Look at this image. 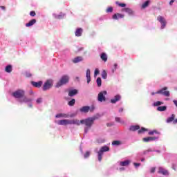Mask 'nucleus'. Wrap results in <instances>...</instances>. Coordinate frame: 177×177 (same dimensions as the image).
<instances>
[{"instance_id": "f257e3e1", "label": "nucleus", "mask_w": 177, "mask_h": 177, "mask_svg": "<svg viewBox=\"0 0 177 177\" xmlns=\"http://www.w3.org/2000/svg\"><path fill=\"white\" fill-rule=\"evenodd\" d=\"M95 120L96 117L88 118L87 119L80 120V123L84 124L88 128H91Z\"/></svg>"}, {"instance_id": "f03ea898", "label": "nucleus", "mask_w": 177, "mask_h": 177, "mask_svg": "<svg viewBox=\"0 0 177 177\" xmlns=\"http://www.w3.org/2000/svg\"><path fill=\"white\" fill-rule=\"evenodd\" d=\"M70 81V77L68 75H65L61 77L59 81L56 84V88H60L62 85H66Z\"/></svg>"}, {"instance_id": "7ed1b4c3", "label": "nucleus", "mask_w": 177, "mask_h": 177, "mask_svg": "<svg viewBox=\"0 0 177 177\" xmlns=\"http://www.w3.org/2000/svg\"><path fill=\"white\" fill-rule=\"evenodd\" d=\"M12 95L15 99H23V97L26 95V91L23 89H19L13 92Z\"/></svg>"}, {"instance_id": "20e7f679", "label": "nucleus", "mask_w": 177, "mask_h": 177, "mask_svg": "<svg viewBox=\"0 0 177 177\" xmlns=\"http://www.w3.org/2000/svg\"><path fill=\"white\" fill-rule=\"evenodd\" d=\"M168 87H163L162 89L158 91L156 94L158 95H163V96H166L167 97H169L170 93L169 91H167Z\"/></svg>"}, {"instance_id": "39448f33", "label": "nucleus", "mask_w": 177, "mask_h": 177, "mask_svg": "<svg viewBox=\"0 0 177 177\" xmlns=\"http://www.w3.org/2000/svg\"><path fill=\"white\" fill-rule=\"evenodd\" d=\"M106 95H107L106 91L100 92L97 97L98 102H106Z\"/></svg>"}, {"instance_id": "423d86ee", "label": "nucleus", "mask_w": 177, "mask_h": 177, "mask_svg": "<svg viewBox=\"0 0 177 177\" xmlns=\"http://www.w3.org/2000/svg\"><path fill=\"white\" fill-rule=\"evenodd\" d=\"M157 20L158 21L159 23H160L162 24L161 26V28L164 29L165 28V26H167V21L165 20V18H164V17L159 15L157 17Z\"/></svg>"}, {"instance_id": "0eeeda50", "label": "nucleus", "mask_w": 177, "mask_h": 177, "mask_svg": "<svg viewBox=\"0 0 177 177\" xmlns=\"http://www.w3.org/2000/svg\"><path fill=\"white\" fill-rule=\"evenodd\" d=\"M53 85V84L51 80H47L43 86V91H48V89H50Z\"/></svg>"}, {"instance_id": "6e6552de", "label": "nucleus", "mask_w": 177, "mask_h": 177, "mask_svg": "<svg viewBox=\"0 0 177 177\" xmlns=\"http://www.w3.org/2000/svg\"><path fill=\"white\" fill-rule=\"evenodd\" d=\"M124 17H125L124 14L116 13L113 15L112 19H113V20H118V19H124Z\"/></svg>"}, {"instance_id": "1a4fd4ad", "label": "nucleus", "mask_w": 177, "mask_h": 177, "mask_svg": "<svg viewBox=\"0 0 177 177\" xmlns=\"http://www.w3.org/2000/svg\"><path fill=\"white\" fill-rule=\"evenodd\" d=\"M58 125H70V120H61L57 122Z\"/></svg>"}, {"instance_id": "9d476101", "label": "nucleus", "mask_w": 177, "mask_h": 177, "mask_svg": "<svg viewBox=\"0 0 177 177\" xmlns=\"http://www.w3.org/2000/svg\"><path fill=\"white\" fill-rule=\"evenodd\" d=\"M158 174H162V175H169V172H168V170L162 168V167H159L158 168Z\"/></svg>"}, {"instance_id": "9b49d317", "label": "nucleus", "mask_w": 177, "mask_h": 177, "mask_svg": "<svg viewBox=\"0 0 177 177\" xmlns=\"http://www.w3.org/2000/svg\"><path fill=\"white\" fill-rule=\"evenodd\" d=\"M119 100H121V95H117L113 99L111 100V103L115 104L117 103V102H119Z\"/></svg>"}, {"instance_id": "f8f14e48", "label": "nucleus", "mask_w": 177, "mask_h": 177, "mask_svg": "<svg viewBox=\"0 0 177 177\" xmlns=\"http://www.w3.org/2000/svg\"><path fill=\"white\" fill-rule=\"evenodd\" d=\"M32 100L24 96L21 100H19L20 103H30Z\"/></svg>"}, {"instance_id": "ddd939ff", "label": "nucleus", "mask_w": 177, "mask_h": 177, "mask_svg": "<svg viewBox=\"0 0 177 177\" xmlns=\"http://www.w3.org/2000/svg\"><path fill=\"white\" fill-rule=\"evenodd\" d=\"M156 139H158L157 137H147L144 138L142 139L143 142H151L153 140H156Z\"/></svg>"}, {"instance_id": "4468645a", "label": "nucleus", "mask_w": 177, "mask_h": 177, "mask_svg": "<svg viewBox=\"0 0 177 177\" xmlns=\"http://www.w3.org/2000/svg\"><path fill=\"white\" fill-rule=\"evenodd\" d=\"M122 12H125L128 15H133V10L129 8H124L122 10Z\"/></svg>"}, {"instance_id": "2eb2a0df", "label": "nucleus", "mask_w": 177, "mask_h": 177, "mask_svg": "<svg viewBox=\"0 0 177 177\" xmlns=\"http://www.w3.org/2000/svg\"><path fill=\"white\" fill-rule=\"evenodd\" d=\"M35 23H37V19H31L28 23L26 24V27H31L32 26H34Z\"/></svg>"}, {"instance_id": "dca6fc26", "label": "nucleus", "mask_w": 177, "mask_h": 177, "mask_svg": "<svg viewBox=\"0 0 177 177\" xmlns=\"http://www.w3.org/2000/svg\"><path fill=\"white\" fill-rule=\"evenodd\" d=\"M82 60H84V58H82V57L79 56V57H75L73 59H72L73 63H80V62H82Z\"/></svg>"}, {"instance_id": "f3484780", "label": "nucleus", "mask_w": 177, "mask_h": 177, "mask_svg": "<svg viewBox=\"0 0 177 177\" xmlns=\"http://www.w3.org/2000/svg\"><path fill=\"white\" fill-rule=\"evenodd\" d=\"M32 85L35 86V88H41L42 86V82L39 81L38 82H32Z\"/></svg>"}, {"instance_id": "a211bd4d", "label": "nucleus", "mask_w": 177, "mask_h": 177, "mask_svg": "<svg viewBox=\"0 0 177 177\" xmlns=\"http://www.w3.org/2000/svg\"><path fill=\"white\" fill-rule=\"evenodd\" d=\"M77 93H78V90L77 89L71 90L68 92V96L72 97V96H75V95H77Z\"/></svg>"}, {"instance_id": "6ab92c4d", "label": "nucleus", "mask_w": 177, "mask_h": 177, "mask_svg": "<svg viewBox=\"0 0 177 177\" xmlns=\"http://www.w3.org/2000/svg\"><path fill=\"white\" fill-rule=\"evenodd\" d=\"M89 110H91V107L88 106H82L80 111H81V113H88V111H89Z\"/></svg>"}, {"instance_id": "aec40b11", "label": "nucleus", "mask_w": 177, "mask_h": 177, "mask_svg": "<svg viewBox=\"0 0 177 177\" xmlns=\"http://www.w3.org/2000/svg\"><path fill=\"white\" fill-rule=\"evenodd\" d=\"M74 124V125H81V122L78 120H70L69 125Z\"/></svg>"}, {"instance_id": "412c9836", "label": "nucleus", "mask_w": 177, "mask_h": 177, "mask_svg": "<svg viewBox=\"0 0 177 177\" xmlns=\"http://www.w3.org/2000/svg\"><path fill=\"white\" fill-rule=\"evenodd\" d=\"M131 164V160H124L120 162V167H128Z\"/></svg>"}, {"instance_id": "4be33fe9", "label": "nucleus", "mask_w": 177, "mask_h": 177, "mask_svg": "<svg viewBox=\"0 0 177 177\" xmlns=\"http://www.w3.org/2000/svg\"><path fill=\"white\" fill-rule=\"evenodd\" d=\"M62 117L63 118H68V117H70V115H68V114H66V113H59L55 115L56 118H60Z\"/></svg>"}, {"instance_id": "5701e85b", "label": "nucleus", "mask_w": 177, "mask_h": 177, "mask_svg": "<svg viewBox=\"0 0 177 177\" xmlns=\"http://www.w3.org/2000/svg\"><path fill=\"white\" fill-rule=\"evenodd\" d=\"M86 77L87 78V84H89L91 82V70H86Z\"/></svg>"}, {"instance_id": "b1692460", "label": "nucleus", "mask_w": 177, "mask_h": 177, "mask_svg": "<svg viewBox=\"0 0 177 177\" xmlns=\"http://www.w3.org/2000/svg\"><path fill=\"white\" fill-rule=\"evenodd\" d=\"M139 129H140V127L139 125L131 126L129 128V130L133 132H135V131H138Z\"/></svg>"}, {"instance_id": "393cba45", "label": "nucleus", "mask_w": 177, "mask_h": 177, "mask_svg": "<svg viewBox=\"0 0 177 177\" xmlns=\"http://www.w3.org/2000/svg\"><path fill=\"white\" fill-rule=\"evenodd\" d=\"M109 150H110V148H109V147L104 146V147H101V149H100V151L98 152L103 154V153H104V151H109Z\"/></svg>"}, {"instance_id": "a878e982", "label": "nucleus", "mask_w": 177, "mask_h": 177, "mask_svg": "<svg viewBox=\"0 0 177 177\" xmlns=\"http://www.w3.org/2000/svg\"><path fill=\"white\" fill-rule=\"evenodd\" d=\"M174 120H175V114H172L171 117H169L167 119L166 122H167V124H169L170 122H172V121L174 122Z\"/></svg>"}, {"instance_id": "bb28decb", "label": "nucleus", "mask_w": 177, "mask_h": 177, "mask_svg": "<svg viewBox=\"0 0 177 177\" xmlns=\"http://www.w3.org/2000/svg\"><path fill=\"white\" fill-rule=\"evenodd\" d=\"M100 57H101L102 60L103 62H104V63H106V62H107V54H106V53H102L100 55Z\"/></svg>"}, {"instance_id": "cd10ccee", "label": "nucleus", "mask_w": 177, "mask_h": 177, "mask_svg": "<svg viewBox=\"0 0 177 177\" xmlns=\"http://www.w3.org/2000/svg\"><path fill=\"white\" fill-rule=\"evenodd\" d=\"M82 35V28H77L75 31L76 37H81Z\"/></svg>"}, {"instance_id": "c85d7f7f", "label": "nucleus", "mask_w": 177, "mask_h": 177, "mask_svg": "<svg viewBox=\"0 0 177 177\" xmlns=\"http://www.w3.org/2000/svg\"><path fill=\"white\" fill-rule=\"evenodd\" d=\"M149 4H150V0L145 1V3H142V8L146 9V8H147V6H149Z\"/></svg>"}, {"instance_id": "c756f323", "label": "nucleus", "mask_w": 177, "mask_h": 177, "mask_svg": "<svg viewBox=\"0 0 177 177\" xmlns=\"http://www.w3.org/2000/svg\"><path fill=\"white\" fill-rule=\"evenodd\" d=\"M6 73H10L12 71V65H8L5 68Z\"/></svg>"}, {"instance_id": "7c9ffc66", "label": "nucleus", "mask_w": 177, "mask_h": 177, "mask_svg": "<svg viewBox=\"0 0 177 177\" xmlns=\"http://www.w3.org/2000/svg\"><path fill=\"white\" fill-rule=\"evenodd\" d=\"M158 111H165V110H167V106H158L157 108Z\"/></svg>"}, {"instance_id": "2f4dec72", "label": "nucleus", "mask_w": 177, "mask_h": 177, "mask_svg": "<svg viewBox=\"0 0 177 177\" xmlns=\"http://www.w3.org/2000/svg\"><path fill=\"white\" fill-rule=\"evenodd\" d=\"M115 3L116 5H118V6H120V8H125V6H127V4L124 3H120L118 1H116Z\"/></svg>"}, {"instance_id": "473e14b6", "label": "nucleus", "mask_w": 177, "mask_h": 177, "mask_svg": "<svg viewBox=\"0 0 177 177\" xmlns=\"http://www.w3.org/2000/svg\"><path fill=\"white\" fill-rule=\"evenodd\" d=\"M102 77L104 80H106V78H107V72H106V71H102Z\"/></svg>"}, {"instance_id": "72a5a7b5", "label": "nucleus", "mask_w": 177, "mask_h": 177, "mask_svg": "<svg viewBox=\"0 0 177 177\" xmlns=\"http://www.w3.org/2000/svg\"><path fill=\"white\" fill-rule=\"evenodd\" d=\"M97 86H102V78L97 77Z\"/></svg>"}, {"instance_id": "f704fd0d", "label": "nucleus", "mask_w": 177, "mask_h": 177, "mask_svg": "<svg viewBox=\"0 0 177 177\" xmlns=\"http://www.w3.org/2000/svg\"><path fill=\"white\" fill-rule=\"evenodd\" d=\"M68 106H74V104H75V99H72L68 102Z\"/></svg>"}, {"instance_id": "c9c22d12", "label": "nucleus", "mask_w": 177, "mask_h": 177, "mask_svg": "<svg viewBox=\"0 0 177 177\" xmlns=\"http://www.w3.org/2000/svg\"><path fill=\"white\" fill-rule=\"evenodd\" d=\"M113 146H120L121 145V142L118 140H115L112 142Z\"/></svg>"}, {"instance_id": "e433bc0d", "label": "nucleus", "mask_w": 177, "mask_h": 177, "mask_svg": "<svg viewBox=\"0 0 177 177\" xmlns=\"http://www.w3.org/2000/svg\"><path fill=\"white\" fill-rule=\"evenodd\" d=\"M98 154V160L100 162L102 161V158L103 157V153H102V152H97Z\"/></svg>"}, {"instance_id": "4c0bfd02", "label": "nucleus", "mask_w": 177, "mask_h": 177, "mask_svg": "<svg viewBox=\"0 0 177 177\" xmlns=\"http://www.w3.org/2000/svg\"><path fill=\"white\" fill-rule=\"evenodd\" d=\"M147 129L145 127H142L140 130H138V133H143V132H146Z\"/></svg>"}, {"instance_id": "58836bf2", "label": "nucleus", "mask_w": 177, "mask_h": 177, "mask_svg": "<svg viewBox=\"0 0 177 177\" xmlns=\"http://www.w3.org/2000/svg\"><path fill=\"white\" fill-rule=\"evenodd\" d=\"M91 156V152L89 151H86V153L84 155V158H88Z\"/></svg>"}, {"instance_id": "ea45409f", "label": "nucleus", "mask_w": 177, "mask_h": 177, "mask_svg": "<svg viewBox=\"0 0 177 177\" xmlns=\"http://www.w3.org/2000/svg\"><path fill=\"white\" fill-rule=\"evenodd\" d=\"M161 104H164V102H160V101H157L154 103V106H161Z\"/></svg>"}, {"instance_id": "a19ab883", "label": "nucleus", "mask_w": 177, "mask_h": 177, "mask_svg": "<svg viewBox=\"0 0 177 177\" xmlns=\"http://www.w3.org/2000/svg\"><path fill=\"white\" fill-rule=\"evenodd\" d=\"M113 12V7H109L107 9H106V12L107 13H111Z\"/></svg>"}, {"instance_id": "79ce46f5", "label": "nucleus", "mask_w": 177, "mask_h": 177, "mask_svg": "<svg viewBox=\"0 0 177 177\" xmlns=\"http://www.w3.org/2000/svg\"><path fill=\"white\" fill-rule=\"evenodd\" d=\"M36 103H37V104H39L41 103H42V98L39 97L36 100Z\"/></svg>"}, {"instance_id": "37998d69", "label": "nucleus", "mask_w": 177, "mask_h": 177, "mask_svg": "<svg viewBox=\"0 0 177 177\" xmlns=\"http://www.w3.org/2000/svg\"><path fill=\"white\" fill-rule=\"evenodd\" d=\"M37 14L35 13V11H30V16H32V17H34Z\"/></svg>"}, {"instance_id": "c03bdc74", "label": "nucleus", "mask_w": 177, "mask_h": 177, "mask_svg": "<svg viewBox=\"0 0 177 177\" xmlns=\"http://www.w3.org/2000/svg\"><path fill=\"white\" fill-rule=\"evenodd\" d=\"M100 71H99V69H95V72H94V75L95 77H96V75H97V74H100Z\"/></svg>"}, {"instance_id": "a18cd8bd", "label": "nucleus", "mask_w": 177, "mask_h": 177, "mask_svg": "<svg viewBox=\"0 0 177 177\" xmlns=\"http://www.w3.org/2000/svg\"><path fill=\"white\" fill-rule=\"evenodd\" d=\"M154 133H157V131L153 130L152 131L149 132V135H154Z\"/></svg>"}, {"instance_id": "49530a36", "label": "nucleus", "mask_w": 177, "mask_h": 177, "mask_svg": "<svg viewBox=\"0 0 177 177\" xmlns=\"http://www.w3.org/2000/svg\"><path fill=\"white\" fill-rule=\"evenodd\" d=\"M115 120L116 121V122H123L121 121V118H115Z\"/></svg>"}, {"instance_id": "de8ad7c7", "label": "nucleus", "mask_w": 177, "mask_h": 177, "mask_svg": "<svg viewBox=\"0 0 177 177\" xmlns=\"http://www.w3.org/2000/svg\"><path fill=\"white\" fill-rule=\"evenodd\" d=\"M156 172V167L151 168V174H154Z\"/></svg>"}, {"instance_id": "09e8293b", "label": "nucleus", "mask_w": 177, "mask_h": 177, "mask_svg": "<svg viewBox=\"0 0 177 177\" xmlns=\"http://www.w3.org/2000/svg\"><path fill=\"white\" fill-rule=\"evenodd\" d=\"M133 165H134L135 167H140V163L134 162V163H133Z\"/></svg>"}, {"instance_id": "8fccbe9b", "label": "nucleus", "mask_w": 177, "mask_h": 177, "mask_svg": "<svg viewBox=\"0 0 177 177\" xmlns=\"http://www.w3.org/2000/svg\"><path fill=\"white\" fill-rule=\"evenodd\" d=\"M88 129H89V127H86V128L84 129V132H85V133H88Z\"/></svg>"}, {"instance_id": "3c124183", "label": "nucleus", "mask_w": 177, "mask_h": 177, "mask_svg": "<svg viewBox=\"0 0 177 177\" xmlns=\"http://www.w3.org/2000/svg\"><path fill=\"white\" fill-rule=\"evenodd\" d=\"M176 0H171L169 2V5L172 6V3H174V2H175Z\"/></svg>"}, {"instance_id": "603ef678", "label": "nucleus", "mask_w": 177, "mask_h": 177, "mask_svg": "<svg viewBox=\"0 0 177 177\" xmlns=\"http://www.w3.org/2000/svg\"><path fill=\"white\" fill-rule=\"evenodd\" d=\"M124 111V109L123 108H120L119 109V113H122Z\"/></svg>"}, {"instance_id": "864d4df0", "label": "nucleus", "mask_w": 177, "mask_h": 177, "mask_svg": "<svg viewBox=\"0 0 177 177\" xmlns=\"http://www.w3.org/2000/svg\"><path fill=\"white\" fill-rule=\"evenodd\" d=\"M1 9H2L3 10H5V9H6V8L3 6H0Z\"/></svg>"}, {"instance_id": "5fc2aeb1", "label": "nucleus", "mask_w": 177, "mask_h": 177, "mask_svg": "<svg viewBox=\"0 0 177 177\" xmlns=\"http://www.w3.org/2000/svg\"><path fill=\"white\" fill-rule=\"evenodd\" d=\"M120 171H124L125 170V168L124 167H120L119 169Z\"/></svg>"}, {"instance_id": "6e6d98bb", "label": "nucleus", "mask_w": 177, "mask_h": 177, "mask_svg": "<svg viewBox=\"0 0 177 177\" xmlns=\"http://www.w3.org/2000/svg\"><path fill=\"white\" fill-rule=\"evenodd\" d=\"M89 110H90V111H93V110H95V107L93 106V107L90 108Z\"/></svg>"}, {"instance_id": "4d7b16f0", "label": "nucleus", "mask_w": 177, "mask_h": 177, "mask_svg": "<svg viewBox=\"0 0 177 177\" xmlns=\"http://www.w3.org/2000/svg\"><path fill=\"white\" fill-rule=\"evenodd\" d=\"M114 67H115V68H117V66H118L117 64H114Z\"/></svg>"}, {"instance_id": "13d9d810", "label": "nucleus", "mask_w": 177, "mask_h": 177, "mask_svg": "<svg viewBox=\"0 0 177 177\" xmlns=\"http://www.w3.org/2000/svg\"><path fill=\"white\" fill-rule=\"evenodd\" d=\"M173 122L174 124H177V119L174 120Z\"/></svg>"}, {"instance_id": "bf43d9fd", "label": "nucleus", "mask_w": 177, "mask_h": 177, "mask_svg": "<svg viewBox=\"0 0 177 177\" xmlns=\"http://www.w3.org/2000/svg\"><path fill=\"white\" fill-rule=\"evenodd\" d=\"M79 50H84V48H80V49H79Z\"/></svg>"}, {"instance_id": "052dcab7", "label": "nucleus", "mask_w": 177, "mask_h": 177, "mask_svg": "<svg viewBox=\"0 0 177 177\" xmlns=\"http://www.w3.org/2000/svg\"><path fill=\"white\" fill-rule=\"evenodd\" d=\"M147 151H153L151 149H148Z\"/></svg>"}, {"instance_id": "680f3d73", "label": "nucleus", "mask_w": 177, "mask_h": 177, "mask_svg": "<svg viewBox=\"0 0 177 177\" xmlns=\"http://www.w3.org/2000/svg\"><path fill=\"white\" fill-rule=\"evenodd\" d=\"M151 95H156V93H151Z\"/></svg>"}, {"instance_id": "e2e57ef3", "label": "nucleus", "mask_w": 177, "mask_h": 177, "mask_svg": "<svg viewBox=\"0 0 177 177\" xmlns=\"http://www.w3.org/2000/svg\"><path fill=\"white\" fill-rule=\"evenodd\" d=\"M141 161H145V159H142Z\"/></svg>"}, {"instance_id": "0e129e2a", "label": "nucleus", "mask_w": 177, "mask_h": 177, "mask_svg": "<svg viewBox=\"0 0 177 177\" xmlns=\"http://www.w3.org/2000/svg\"><path fill=\"white\" fill-rule=\"evenodd\" d=\"M157 151V153H160V151Z\"/></svg>"}]
</instances>
